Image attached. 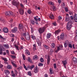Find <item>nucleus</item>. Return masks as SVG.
<instances>
[{"instance_id": "1", "label": "nucleus", "mask_w": 77, "mask_h": 77, "mask_svg": "<svg viewBox=\"0 0 77 77\" xmlns=\"http://www.w3.org/2000/svg\"><path fill=\"white\" fill-rule=\"evenodd\" d=\"M12 4L14 6H16L17 9H18L19 5V2H17L15 1H13L12 2Z\"/></svg>"}, {"instance_id": "2", "label": "nucleus", "mask_w": 77, "mask_h": 77, "mask_svg": "<svg viewBox=\"0 0 77 77\" xmlns=\"http://www.w3.org/2000/svg\"><path fill=\"white\" fill-rule=\"evenodd\" d=\"M47 26V25H46L45 26H44L41 28H40L39 29L38 32L40 34H42L43 32H44Z\"/></svg>"}, {"instance_id": "3", "label": "nucleus", "mask_w": 77, "mask_h": 77, "mask_svg": "<svg viewBox=\"0 0 77 77\" xmlns=\"http://www.w3.org/2000/svg\"><path fill=\"white\" fill-rule=\"evenodd\" d=\"M23 36L25 37L26 39L27 40L29 41L30 40V36L28 33L27 34L26 33H23Z\"/></svg>"}, {"instance_id": "4", "label": "nucleus", "mask_w": 77, "mask_h": 77, "mask_svg": "<svg viewBox=\"0 0 77 77\" xmlns=\"http://www.w3.org/2000/svg\"><path fill=\"white\" fill-rule=\"evenodd\" d=\"M63 45H60L59 46L57 47V49L55 51V52L56 53L58 52L60 50H62L63 48Z\"/></svg>"}, {"instance_id": "5", "label": "nucleus", "mask_w": 77, "mask_h": 77, "mask_svg": "<svg viewBox=\"0 0 77 77\" xmlns=\"http://www.w3.org/2000/svg\"><path fill=\"white\" fill-rule=\"evenodd\" d=\"M72 26V23L71 22H68L67 24V29L70 30Z\"/></svg>"}, {"instance_id": "6", "label": "nucleus", "mask_w": 77, "mask_h": 77, "mask_svg": "<svg viewBox=\"0 0 77 77\" xmlns=\"http://www.w3.org/2000/svg\"><path fill=\"white\" fill-rule=\"evenodd\" d=\"M45 58L46 59H47V63L48 65H49L50 61V57L49 55H46L45 56Z\"/></svg>"}, {"instance_id": "7", "label": "nucleus", "mask_w": 77, "mask_h": 77, "mask_svg": "<svg viewBox=\"0 0 77 77\" xmlns=\"http://www.w3.org/2000/svg\"><path fill=\"white\" fill-rule=\"evenodd\" d=\"M5 14L6 16L12 15L13 14V13L11 11H8L5 13Z\"/></svg>"}, {"instance_id": "8", "label": "nucleus", "mask_w": 77, "mask_h": 77, "mask_svg": "<svg viewBox=\"0 0 77 77\" xmlns=\"http://www.w3.org/2000/svg\"><path fill=\"white\" fill-rule=\"evenodd\" d=\"M33 70L34 72L35 73H37L39 72V69L37 66Z\"/></svg>"}, {"instance_id": "9", "label": "nucleus", "mask_w": 77, "mask_h": 77, "mask_svg": "<svg viewBox=\"0 0 77 77\" xmlns=\"http://www.w3.org/2000/svg\"><path fill=\"white\" fill-rule=\"evenodd\" d=\"M65 35L63 33H62L60 35V39L62 40H63L64 38Z\"/></svg>"}, {"instance_id": "10", "label": "nucleus", "mask_w": 77, "mask_h": 77, "mask_svg": "<svg viewBox=\"0 0 77 77\" xmlns=\"http://www.w3.org/2000/svg\"><path fill=\"white\" fill-rule=\"evenodd\" d=\"M18 30V28L17 27H14L12 30H11V32L13 33H16Z\"/></svg>"}, {"instance_id": "11", "label": "nucleus", "mask_w": 77, "mask_h": 77, "mask_svg": "<svg viewBox=\"0 0 77 77\" xmlns=\"http://www.w3.org/2000/svg\"><path fill=\"white\" fill-rule=\"evenodd\" d=\"M19 12L20 14L21 15H23L24 13V11L23 9H22V8H20L19 9Z\"/></svg>"}, {"instance_id": "12", "label": "nucleus", "mask_w": 77, "mask_h": 77, "mask_svg": "<svg viewBox=\"0 0 77 77\" xmlns=\"http://www.w3.org/2000/svg\"><path fill=\"white\" fill-rule=\"evenodd\" d=\"M3 32L5 33H7L8 32V29L6 27L3 28Z\"/></svg>"}, {"instance_id": "13", "label": "nucleus", "mask_w": 77, "mask_h": 77, "mask_svg": "<svg viewBox=\"0 0 77 77\" xmlns=\"http://www.w3.org/2000/svg\"><path fill=\"white\" fill-rule=\"evenodd\" d=\"M60 32V30H58L55 31L54 33L55 35L57 36V35H58Z\"/></svg>"}, {"instance_id": "14", "label": "nucleus", "mask_w": 77, "mask_h": 77, "mask_svg": "<svg viewBox=\"0 0 77 77\" xmlns=\"http://www.w3.org/2000/svg\"><path fill=\"white\" fill-rule=\"evenodd\" d=\"M35 67L34 65H31V66H27V68H29L31 70H32V69L34 68Z\"/></svg>"}, {"instance_id": "15", "label": "nucleus", "mask_w": 77, "mask_h": 77, "mask_svg": "<svg viewBox=\"0 0 77 77\" xmlns=\"http://www.w3.org/2000/svg\"><path fill=\"white\" fill-rule=\"evenodd\" d=\"M25 54L28 55H30V53L29 52V51L27 49L25 51Z\"/></svg>"}, {"instance_id": "16", "label": "nucleus", "mask_w": 77, "mask_h": 77, "mask_svg": "<svg viewBox=\"0 0 77 77\" xmlns=\"http://www.w3.org/2000/svg\"><path fill=\"white\" fill-rule=\"evenodd\" d=\"M68 43H69L68 41L66 40L65 41V42L64 43L65 47V48H66L67 46Z\"/></svg>"}, {"instance_id": "17", "label": "nucleus", "mask_w": 77, "mask_h": 77, "mask_svg": "<svg viewBox=\"0 0 77 77\" xmlns=\"http://www.w3.org/2000/svg\"><path fill=\"white\" fill-rule=\"evenodd\" d=\"M70 18L71 19H73L75 18H77V14H75L74 16H70Z\"/></svg>"}, {"instance_id": "18", "label": "nucleus", "mask_w": 77, "mask_h": 77, "mask_svg": "<svg viewBox=\"0 0 77 77\" xmlns=\"http://www.w3.org/2000/svg\"><path fill=\"white\" fill-rule=\"evenodd\" d=\"M50 73L51 75L53 74L54 73V70L52 68H50Z\"/></svg>"}, {"instance_id": "19", "label": "nucleus", "mask_w": 77, "mask_h": 77, "mask_svg": "<svg viewBox=\"0 0 77 77\" xmlns=\"http://www.w3.org/2000/svg\"><path fill=\"white\" fill-rule=\"evenodd\" d=\"M51 34L50 33H48L46 35V37L47 39H49L51 36Z\"/></svg>"}, {"instance_id": "20", "label": "nucleus", "mask_w": 77, "mask_h": 77, "mask_svg": "<svg viewBox=\"0 0 77 77\" xmlns=\"http://www.w3.org/2000/svg\"><path fill=\"white\" fill-rule=\"evenodd\" d=\"M37 44L39 46H41V42L40 41H39L38 40H37Z\"/></svg>"}, {"instance_id": "21", "label": "nucleus", "mask_w": 77, "mask_h": 77, "mask_svg": "<svg viewBox=\"0 0 77 77\" xmlns=\"http://www.w3.org/2000/svg\"><path fill=\"white\" fill-rule=\"evenodd\" d=\"M23 26L22 24H20L18 26V28L19 30H20V29H23Z\"/></svg>"}, {"instance_id": "22", "label": "nucleus", "mask_w": 77, "mask_h": 77, "mask_svg": "<svg viewBox=\"0 0 77 77\" xmlns=\"http://www.w3.org/2000/svg\"><path fill=\"white\" fill-rule=\"evenodd\" d=\"M4 72L5 74L7 75H8L10 74V72L8 70H5Z\"/></svg>"}, {"instance_id": "23", "label": "nucleus", "mask_w": 77, "mask_h": 77, "mask_svg": "<svg viewBox=\"0 0 77 77\" xmlns=\"http://www.w3.org/2000/svg\"><path fill=\"white\" fill-rule=\"evenodd\" d=\"M50 18L51 19H54V16L53 14H51L49 16Z\"/></svg>"}, {"instance_id": "24", "label": "nucleus", "mask_w": 77, "mask_h": 77, "mask_svg": "<svg viewBox=\"0 0 77 77\" xmlns=\"http://www.w3.org/2000/svg\"><path fill=\"white\" fill-rule=\"evenodd\" d=\"M3 46L5 47L6 48H7V49L8 48H9V45L8 44H4L3 45Z\"/></svg>"}, {"instance_id": "25", "label": "nucleus", "mask_w": 77, "mask_h": 77, "mask_svg": "<svg viewBox=\"0 0 77 77\" xmlns=\"http://www.w3.org/2000/svg\"><path fill=\"white\" fill-rule=\"evenodd\" d=\"M72 60L74 62H76L77 63V58L75 57H73L72 58Z\"/></svg>"}, {"instance_id": "26", "label": "nucleus", "mask_w": 77, "mask_h": 77, "mask_svg": "<svg viewBox=\"0 0 77 77\" xmlns=\"http://www.w3.org/2000/svg\"><path fill=\"white\" fill-rule=\"evenodd\" d=\"M14 61H11V63L13 65V66H14L15 67H17V65L14 63Z\"/></svg>"}, {"instance_id": "27", "label": "nucleus", "mask_w": 77, "mask_h": 77, "mask_svg": "<svg viewBox=\"0 0 77 77\" xmlns=\"http://www.w3.org/2000/svg\"><path fill=\"white\" fill-rule=\"evenodd\" d=\"M69 16H66V19H65L66 21L67 22L69 21Z\"/></svg>"}, {"instance_id": "28", "label": "nucleus", "mask_w": 77, "mask_h": 77, "mask_svg": "<svg viewBox=\"0 0 77 77\" xmlns=\"http://www.w3.org/2000/svg\"><path fill=\"white\" fill-rule=\"evenodd\" d=\"M62 63L63 65H66L67 64V62L66 60L63 61H62Z\"/></svg>"}, {"instance_id": "29", "label": "nucleus", "mask_w": 77, "mask_h": 77, "mask_svg": "<svg viewBox=\"0 0 77 77\" xmlns=\"http://www.w3.org/2000/svg\"><path fill=\"white\" fill-rule=\"evenodd\" d=\"M52 8L54 11H56L57 10V8L55 6H53L52 7Z\"/></svg>"}, {"instance_id": "30", "label": "nucleus", "mask_w": 77, "mask_h": 77, "mask_svg": "<svg viewBox=\"0 0 77 77\" xmlns=\"http://www.w3.org/2000/svg\"><path fill=\"white\" fill-rule=\"evenodd\" d=\"M38 56L37 55H35L33 57V59L34 60L37 59Z\"/></svg>"}, {"instance_id": "31", "label": "nucleus", "mask_w": 77, "mask_h": 77, "mask_svg": "<svg viewBox=\"0 0 77 77\" xmlns=\"http://www.w3.org/2000/svg\"><path fill=\"white\" fill-rule=\"evenodd\" d=\"M7 68L9 69H12V66L11 65H8L7 66Z\"/></svg>"}, {"instance_id": "32", "label": "nucleus", "mask_w": 77, "mask_h": 77, "mask_svg": "<svg viewBox=\"0 0 77 77\" xmlns=\"http://www.w3.org/2000/svg\"><path fill=\"white\" fill-rule=\"evenodd\" d=\"M28 61L30 63H32V61L29 57H28Z\"/></svg>"}, {"instance_id": "33", "label": "nucleus", "mask_w": 77, "mask_h": 77, "mask_svg": "<svg viewBox=\"0 0 77 77\" xmlns=\"http://www.w3.org/2000/svg\"><path fill=\"white\" fill-rule=\"evenodd\" d=\"M55 46V44L54 43H52V44H51V47H52V48H54Z\"/></svg>"}, {"instance_id": "34", "label": "nucleus", "mask_w": 77, "mask_h": 77, "mask_svg": "<svg viewBox=\"0 0 77 77\" xmlns=\"http://www.w3.org/2000/svg\"><path fill=\"white\" fill-rule=\"evenodd\" d=\"M10 36L11 37L14 38V35L13 34H10Z\"/></svg>"}, {"instance_id": "35", "label": "nucleus", "mask_w": 77, "mask_h": 77, "mask_svg": "<svg viewBox=\"0 0 77 77\" xmlns=\"http://www.w3.org/2000/svg\"><path fill=\"white\" fill-rule=\"evenodd\" d=\"M11 58H12L13 59H14L16 58V56L13 55H11Z\"/></svg>"}, {"instance_id": "36", "label": "nucleus", "mask_w": 77, "mask_h": 77, "mask_svg": "<svg viewBox=\"0 0 77 77\" xmlns=\"http://www.w3.org/2000/svg\"><path fill=\"white\" fill-rule=\"evenodd\" d=\"M48 4L49 5H54V3L52 2H50L48 3Z\"/></svg>"}, {"instance_id": "37", "label": "nucleus", "mask_w": 77, "mask_h": 77, "mask_svg": "<svg viewBox=\"0 0 77 77\" xmlns=\"http://www.w3.org/2000/svg\"><path fill=\"white\" fill-rule=\"evenodd\" d=\"M44 47L45 48H46V49H48L49 48L48 46H46L45 45H44Z\"/></svg>"}, {"instance_id": "38", "label": "nucleus", "mask_w": 77, "mask_h": 77, "mask_svg": "<svg viewBox=\"0 0 77 77\" xmlns=\"http://www.w3.org/2000/svg\"><path fill=\"white\" fill-rule=\"evenodd\" d=\"M31 38H32L33 39L35 40V36L32 35H31Z\"/></svg>"}, {"instance_id": "39", "label": "nucleus", "mask_w": 77, "mask_h": 77, "mask_svg": "<svg viewBox=\"0 0 77 77\" xmlns=\"http://www.w3.org/2000/svg\"><path fill=\"white\" fill-rule=\"evenodd\" d=\"M52 25L54 26H56L57 25V24L56 22H54L52 23Z\"/></svg>"}, {"instance_id": "40", "label": "nucleus", "mask_w": 77, "mask_h": 77, "mask_svg": "<svg viewBox=\"0 0 77 77\" xmlns=\"http://www.w3.org/2000/svg\"><path fill=\"white\" fill-rule=\"evenodd\" d=\"M68 46L69 48H72V46L71 44H69L68 45Z\"/></svg>"}, {"instance_id": "41", "label": "nucleus", "mask_w": 77, "mask_h": 77, "mask_svg": "<svg viewBox=\"0 0 77 77\" xmlns=\"http://www.w3.org/2000/svg\"><path fill=\"white\" fill-rule=\"evenodd\" d=\"M2 49L1 48L0 49V55H2L3 54V52H2Z\"/></svg>"}, {"instance_id": "42", "label": "nucleus", "mask_w": 77, "mask_h": 77, "mask_svg": "<svg viewBox=\"0 0 77 77\" xmlns=\"http://www.w3.org/2000/svg\"><path fill=\"white\" fill-rule=\"evenodd\" d=\"M22 57L23 59L24 60H25V56L24 54H22Z\"/></svg>"}, {"instance_id": "43", "label": "nucleus", "mask_w": 77, "mask_h": 77, "mask_svg": "<svg viewBox=\"0 0 77 77\" xmlns=\"http://www.w3.org/2000/svg\"><path fill=\"white\" fill-rule=\"evenodd\" d=\"M72 20H74L75 22H77V18H75L74 19H72Z\"/></svg>"}, {"instance_id": "44", "label": "nucleus", "mask_w": 77, "mask_h": 77, "mask_svg": "<svg viewBox=\"0 0 77 77\" xmlns=\"http://www.w3.org/2000/svg\"><path fill=\"white\" fill-rule=\"evenodd\" d=\"M28 75L30 76H31V73L30 71H29L28 72Z\"/></svg>"}, {"instance_id": "45", "label": "nucleus", "mask_w": 77, "mask_h": 77, "mask_svg": "<svg viewBox=\"0 0 77 77\" xmlns=\"http://www.w3.org/2000/svg\"><path fill=\"white\" fill-rule=\"evenodd\" d=\"M27 12L29 14H30L31 13V11L30 10H29Z\"/></svg>"}, {"instance_id": "46", "label": "nucleus", "mask_w": 77, "mask_h": 77, "mask_svg": "<svg viewBox=\"0 0 77 77\" xmlns=\"http://www.w3.org/2000/svg\"><path fill=\"white\" fill-rule=\"evenodd\" d=\"M54 69H56L57 68V65L56 63H54Z\"/></svg>"}, {"instance_id": "47", "label": "nucleus", "mask_w": 77, "mask_h": 77, "mask_svg": "<svg viewBox=\"0 0 77 77\" xmlns=\"http://www.w3.org/2000/svg\"><path fill=\"white\" fill-rule=\"evenodd\" d=\"M58 18L59 20H61L62 19V17L61 16H59Z\"/></svg>"}, {"instance_id": "48", "label": "nucleus", "mask_w": 77, "mask_h": 77, "mask_svg": "<svg viewBox=\"0 0 77 77\" xmlns=\"http://www.w3.org/2000/svg\"><path fill=\"white\" fill-rule=\"evenodd\" d=\"M75 40L76 42H77V35L76 34V36L75 37Z\"/></svg>"}, {"instance_id": "49", "label": "nucleus", "mask_w": 77, "mask_h": 77, "mask_svg": "<svg viewBox=\"0 0 77 77\" xmlns=\"http://www.w3.org/2000/svg\"><path fill=\"white\" fill-rule=\"evenodd\" d=\"M31 23H32V25L35 24V22L33 20H31Z\"/></svg>"}, {"instance_id": "50", "label": "nucleus", "mask_w": 77, "mask_h": 77, "mask_svg": "<svg viewBox=\"0 0 77 77\" xmlns=\"http://www.w3.org/2000/svg\"><path fill=\"white\" fill-rule=\"evenodd\" d=\"M31 33H33L34 32V29H33V28L31 27Z\"/></svg>"}, {"instance_id": "51", "label": "nucleus", "mask_w": 77, "mask_h": 77, "mask_svg": "<svg viewBox=\"0 0 77 77\" xmlns=\"http://www.w3.org/2000/svg\"><path fill=\"white\" fill-rule=\"evenodd\" d=\"M11 54L13 55H14L15 54L14 52L13 51H11Z\"/></svg>"}, {"instance_id": "52", "label": "nucleus", "mask_w": 77, "mask_h": 77, "mask_svg": "<svg viewBox=\"0 0 77 77\" xmlns=\"http://www.w3.org/2000/svg\"><path fill=\"white\" fill-rule=\"evenodd\" d=\"M21 39L23 41H25V40L23 38V37H21Z\"/></svg>"}, {"instance_id": "53", "label": "nucleus", "mask_w": 77, "mask_h": 77, "mask_svg": "<svg viewBox=\"0 0 77 77\" xmlns=\"http://www.w3.org/2000/svg\"><path fill=\"white\" fill-rule=\"evenodd\" d=\"M15 47L16 48L17 50H19V49L18 48V47L17 45H15Z\"/></svg>"}, {"instance_id": "54", "label": "nucleus", "mask_w": 77, "mask_h": 77, "mask_svg": "<svg viewBox=\"0 0 77 77\" xmlns=\"http://www.w3.org/2000/svg\"><path fill=\"white\" fill-rule=\"evenodd\" d=\"M23 66H24V68L27 71L28 70L27 68H26V66H25V65L23 64Z\"/></svg>"}, {"instance_id": "55", "label": "nucleus", "mask_w": 77, "mask_h": 77, "mask_svg": "<svg viewBox=\"0 0 77 77\" xmlns=\"http://www.w3.org/2000/svg\"><path fill=\"white\" fill-rule=\"evenodd\" d=\"M34 19L36 21H38V19H37L36 17H35Z\"/></svg>"}, {"instance_id": "56", "label": "nucleus", "mask_w": 77, "mask_h": 77, "mask_svg": "<svg viewBox=\"0 0 77 77\" xmlns=\"http://www.w3.org/2000/svg\"><path fill=\"white\" fill-rule=\"evenodd\" d=\"M3 59L4 61L6 62H7L8 61L6 58H3Z\"/></svg>"}, {"instance_id": "57", "label": "nucleus", "mask_w": 77, "mask_h": 77, "mask_svg": "<svg viewBox=\"0 0 77 77\" xmlns=\"http://www.w3.org/2000/svg\"><path fill=\"white\" fill-rule=\"evenodd\" d=\"M38 66H43V64L42 63H39L38 64Z\"/></svg>"}, {"instance_id": "58", "label": "nucleus", "mask_w": 77, "mask_h": 77, "mask_svg": "<svg viewBox=\"0 0 77 77\" xmlns=\"http://www.w3.org/2000/svg\"><path fill=\"white\" fill-rule=\"evenodd\" d=\"M20 6L22 8H24V6L23 5V4H20Z\"/></svg>"}, {"instance_id": "59", "label": "nucleus", "mask_w": 77, "mask_h": 77, "mask_svg": "<svg viewBox=\"0 0 77 77\" xmlns=\"http://www.w3.org/2000/svg\"><path fill=\"white\" fill-rule=\"evenodd\" d=\"M69 14L70 15H72L73 14V13L72 11L69 12Z\"/></svg>"}, {"instance_id": "60", "label": "nucleus", "mask_w": 77, "mask_h": 77, "mask_svg": "<svg viewBox=\"0 0 77 77\" xmlns=\"http://www.w3.org/2000/svg\"><path fill=\"white\" fill-rule=\"evenodd\" d=\"M40 60H41V62H44V60H43V59L42 58H41Z\"/></svg>"}, {"instance_id": "61", "label": "nucleus", "mask_w": 77, "mask_h": 77, "mask_svg": "<svg viewBox=\"0 0 77 77\" xmlns=\"http://www.w3.org/2000/svg\"><path fill=\"white\" fill-rule=\"evenodd\" d=\"M65 10L66 12H68V9L67 8H65Z\"/></svg>"}, {"instance_id": "62", "label": "nucleus", "mask_w": 77, "mask_h": 77, "mask_svg": "<svg viewBox=\"0 0 77 77\" xmlns=\"http://www.w3.org/2000/svg\"><path fill=\"white\" fill-rule=\"evenodd\" d=\"M60 75L61 77H66V76H65L63 74H61Z\"/></svg>"}, {"instance_id": "63", "label": "nucleus", "mask_w": 77, "mask_h": 77, "mask_svg": "<svg viewBox=\"0 0 77 77\" xmlns=\"http://www.w3.org/2000/svg\"><path fill=\"white\" fill-rule=\"evenodd\" d=\"M3 66V65L1 64V63H0V68H2Z\"/></svg>"}, {"instance_id": "64", "label": "nucleus", "mask_w": 77, "mask_h": 77, "mask_svg": "<svg viewBox=\"0 0 77 77\" xmlns=\"http://www.w3.org/2000/svg\"><path fill=\"white\" fill-rule=\"evenodd\" d=\"M58 2L60 4V3H61V2H62V1H61V0H58Z\"/></svg>"}]
</instances>
